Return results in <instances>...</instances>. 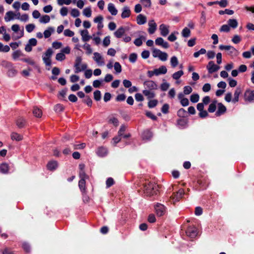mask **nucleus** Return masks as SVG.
<instances>
[{"label": "nucleus", "mask_w": 254, "mask_h": 254, "mask_svg": "<svg viewBox=\"0 0 254 254\" xmlns=\"http://www.w3.org/2000/svg\"><path fill=\"white\" fill-rule=\"evenodd\" d=\"M209 73L211 74L214 72L218 71L220 66L215 64L213 61H210L206 66Z\"/></svg>", "instance_id": "obj_7"}, {"label": "nucleus", "mask_w": 254, "mask_h": 254, "mask_svg": "<svg viewBox=\"0 0 254 254\" xmlns=\"http://www.w3.org/2000/svg\"><path fill=\"white\" fill-rule=\"evenodd\" d=\"M116 73L119 74L122 72V66L119 62H115L114 65Z\"/></svg>", "instance_id": "obj_41"}, {"label": "nucleus", "mask_w": 254, "mask_h": 254, "mask_svg": "<svg viewBox=\"0 0 254 254\" xmlns=\"http://www.w3.org/2000/svg\"><path fill=\"white\" fill-rule=\"evenodd\" d=\"M152 137V132L148 130H145L143 132L142 137L143 140L147 141L149 140Z\"/></svg>", "instance_id": "obj_28"}, {"label": "nucleus", "mask_w": 254, "mask_h": 254, "mask_svg": "<svg viewBox=\"0 0 254 254\" xmlns=\"http://www.w3.org/2000/svg\"><path fill=\"white\" fill-rule=\"evenodd\" d=\"M101 98V92L99 90H96L94 92V98L96 101H100Z\"/></svg>", "instance_id": "obj_56"}, {"label": "nucleus", "mask_w": 254, "mask_h": 254, "mask_svg": "<svg viewBox=\"0 0 254 254\" xmlns=\"http://www.w3.org/2000/svg\"><path fill=\"white\" fill-rule=\"evenodd\" d=\"M109 122L111 124H112L115 127H117L119 125V121L117 118L115 117L111 118L109 120Z\"/></svg>", "instance_id": "obj_63"}, {"label": "nucleus", "mask_w": 254, "mask_h": 254, "mask_svg": "<svg viewBox=\"0 0 254 254\" xmlns=\"http://www.w3.org/2000/svg\"><path fill=\"white\" fill-rule=\"evenodd\" d=\"M242 93L241 88L237 87L234 92V98L233 99L232 102L234 103H237L239 100V96Z\"/></svg>", "instance_id": "obj_27"}, {"label": "nucleus", "mask_w": 254, "mask_h": 254, "mask_svg": "<svg viewBox=\"0 0 254 254\" xmlns=\"http://www.w3.org/2000/svg\"><path fill=\"white\" fill-rule=\"evenodd\" d=\"M15 14L12 11H9L5 14L4 20L6 22L10 21L14 18Z\"/></svg>", "instance_id": "obj_34"}, {"label": "nucleus", "mask_w": 254, "mask_h": 254, "mask_svg": "<svg viewBox=\"0 0 254 254\" xmlns=\"http://www.w3.org/2000/svg\"><path fill=\"white\" fill-rule=\"evenodd\" d=\"M217 107L218 108L217 111L215 113V115L217 117L220 116L226 111V107L221 103L218 102Z\"/></svg>", "instance_id": "obj_14"}, {"label": "nucleus", "mask_w": 254, "mask_h": 254, "mask_svg": "<svg viewBox=\"0 0 254 254\" xmlns=\"http://www.w3.org/2000/svg\"><path fill=\"white\" fill-rule=\"evenodd\" d=\"M75 73H78L86 69L87 65L86 64H82V58L80 57L76 58L74 64Z\"/></svg>", "instance_id": "obj_1"}, {"label": "nucleus", "mask_w": 254, "mask_h": 254, "mask_svg": "<svg viewBox=\"0 0 254 254\" xmlns=\"http://www.w3.org/2000/svg\"><path fill=\"white\" fill-rule=\"evenodd\" d=\"M10 138L13 141H20L23 140V136L15 131H13L10 134Z\"/></svg>", "instance_id": "obj_17"}, {"label": "nucleus", "mask_w": 254, "mask_h": 254, "mask_svg": "<svg viewBox=\"0 0 254 254\" xmlns=\"http://www.w3.org/2000/svg\"><path fill=\"white\" fill-rule=\"evenodd\" d=\"M22 56L23 54L20 50H16L14 51L12 54V58L15 60L18 59L20 57Z\"/></svg>", "instance_id": "obj_46"}, {"label": "nucleus", "mask_w": 254, "mask_h": 254, "mask_svg": "<svg viewBox=\"0 0 254 254\" xmlns=\"http://www.w3.org/2000/svg\"><path fill=\"white\" fill-rule=\"evenodd\" d=\"M58 163L56 161H51L48 162L47 167L50 171L55 170L58 167Z\"/></svg>", "instance_id": "obj_29"}, {"label": "nucleus", "mask_w": 254, "mask_h": 254, "mask_svg": "<svg viewBox=\"0 0 254 254\" xmlns=\"http://www.w3.org/2000/svg\"><path fill=\"white\" fill-rule=\"evenodd\" d=\"M199 100V96L197 93H194L190 95V100L192 103H196Z\"/></svg>", "instance_id": "obj_39"}, {"label": "nucleus", "mask_w": 254, "mask_h": 254, "mask_svg": "<svg viewBox=\"0 0 254 254\" xmlns=\"http://www.w3.org/2000/svg\"><path fill=\"white\" fill-rule=\"evenodd\" d=\"M147 90H155L158 88L157 84L152 80L145 81L143 83Z\"/></svg>", "instance_id": "obj_6"}, {"label": "nucleus", "mask_w": 254, "mask_h": 254, "mask_svg": "<svg viewBox=\"0 0 254 254\" xmlns=\"http://www.w3.org/2000/svg\"><path fill=\"white\" fill-rule=\"evenodd\" d=\"M170 63L173 67H175L178 64L179 62L176 56H173L170 60Z\"/></svg>", "instance_id": "obj_44"}, {"label": "nucleus", "mask_w": 254, "mask_h": 254, "mask_svg": "<svg viewBox=\"0 0 254 254\" xmlns=\"http://www.w3.org/2000/svg\"><path fill=\"white\" fill-rule=\"evenodd\" d=\"M78 187L82 194L85 195L86 194L85 180L81 179L78 182Z\"/></svg>", "instance_id": "obj_18"}, {"label": "nucleus", "mask_w": 254, "mask_h": 254, "mask_svg": "<svg viewBox=\"0 0 254 254\" xmlns=\"http://www.w3.org/2000/svg\"><path fill=\"white\" fill-rule=\"evenodd\" d=\"M146 17L142 14L138 15L136 17V22L138 25H143L146 22Z\"/></svg>", "instance_id": "obj_24"}, {"label": "nucleus", "mask_w": 254, "mask_h": 254, "mask_svg": "<svg viewBox=\"0 0 254 254\" xmlns=\"http://www.w3.org/2000/svg\"><path fill=\"white\" fill-rule=\"evenodd\" d=\"M219 48L221 50H224L228 51V54L232 56L236 57L239 55L238 51L233 46L221 45L219 46Z\"/></svg>", "instance_id": "obj_3"}, {"label": "nucleus", "mask_w": 254, "mask_h": 254, "mask_svg": "<svg viewBox=\"0 0 254 254\" xmlns=\"http://www.w3.org/2000/svg\"><path fill=\"white\" fill-rule=\"evenodd\" d=\"M35 28V26L33 24H29L26 26V30L29 33L33 31Z\"/></svg>", "instance_id": "obj_60"}, {"label": "nucleus", "mask_w": 254, "mask_h": 254, "mask_svg": "<svg viewBox=\"0 0 254 254\" xmlns=\"http://www.w3.org/2000/svg\"><path fill=\"white\" fill-rule=\"evenodd\" d=\"M158 104V101L156 99L150 100L148 103L149 108H152L155 107Z\"/></svg>", "instance_id": "obj_55"}, {"label": "nucleus", "mask_w": 254, "mask_h": 254, "mask_svg": "<svg viewBox=\"0 0 254 254\" xmlns=\"http://www.w3.org/2000/svg\"><path fill=\"white\" fill-rule=\"evenodd\" d=\"M229 85L231 87H234L237 85V82L236 80L230 77L228 79Z\"/></svg>", "instance_id": "obj_57"}, {"label": "nucleus", "mask_w": 254, "mask_h": 254, "mask_svg": "<svg viewBox=\"0 0 254 254\" xmlns=\"http://www.w3.org/2000/svg\"><path fill=\"white\" fill-rule=\"evenodd\" d=\"M145 39H146V38L145 37L141 36L139 38H137L134 40V44L136 46H138V47L140 46L142 44V40H145Z\"/></svg>", "instance_id": "obj_42"}, {"label": "nucleus", "mask_w": 254, "mask_h": 254, "mask_svg": "<svg viewBox=\"0 0 254 254\" xmlns=\"http://www.w3.org/2000/svg\"><path fill=\"white\" fill-rule=\"evenodd\" d=\"M97 155L100 157H104L107 154V149L103 147H100L97 151Z\"/></svg>", "instance_id": "obj_32"}, {"label": "nucleus", "mask_w": 254, "mask_h": 254, "mask_svg": "<svg viewBox=\"0 0 254 254\" xmlns=\"http://www.w3.org/2000/svg\"><path fill=\"white\" fill-rule=\"evenodd\" d=\"M182 36L185 38L190 37V31L188 27L184 28L182 32Z\"/></svg>", "instance_id": "obj_43"}, {"label": "nucleus", "mask_w": 254, "mask_h": 254, "mask_svg": "<svg viewBox=\"0 0 254 254\" xmlns=\"http://www.w3.org/2000/svg\"><path fill=\"white\" fill-rule=\"evenodd\" d=\"M217 103L218 101L216 100H213L209 105L208 111L209 113L214 112L216 110Z\"/></svg>", "instance_id": "obj_26"}, {"label": "nucleus", "mask_w": 254, "mask_h": 254, "mask_svg": "<svg viewBox=\"0 0 254 254\" xmlns=\"http://www.w3.org/2000/svg\"><path fill=\"white\" fill-rule=\"evenodd\" d=\"M244 98L246 102H254V90L248 89L246 90L244 94Z\"/></svg>", "instance_id": "obj_5"}, {"label": "nucleus", "mask_w": 254, "mask_h": 254, "mask_svg": "<svg viewBox=\"0 0 254 254\" xmlns=\"http://www.w3.org/2000/svg\"><path fill=\"white\" fill-rule=\"evenodd\" d=\"M54 110L56 112L60 113L64 111V107L62 105L58 104L55 106Z\"/></svg>", "instance_id": "obj_51"}, {"label": "nucleus", "mask_w": 254, "mask_h": 254, "mask_svg": "<svg viewBox=\"0 0 254 254\" xmlns=\"http://www.w3.org/2000/svg\"><path fill=\"white\" fill-rule=\"evenodd\" d=\"M187 235L190 238H194L197 235V229L195 227H190L187 231Z\"/></svg>", "instance_id": "obj_20"}, {"label": "nucleus", "mask_w": 254, "mask_h": 254, "mask_svg": "<svg viewBox=\"0 0 254 254\" xmlns=\"http://www.w3.org/2000/svg\"><path fill=\"white\" fill-rule=\"evenodd\" d=\"M159 30L161 35L163 37H166L169 33V26L162 24L159 26Z\"/></svg>", "instance_id": "obj_15"}, {"label": "nucleus", "mask_w": 254, "mask_h": 254, "mask_svg": "<svg viewBox=\"0 0 254 254\" xmlns=\"http://www.w3.org/2000/svg\"><path fill=\"white\" fill-rule=\"evenodd\" d=\"M64 35L67 37H72L74 33L70 29H65L64 32Z\"/></svg>", "instance_id": "obj_61"}, {"label": "nucleus", "mask_w": 254, "mask_h": 254, "mask_svg": "<svg viewBox=\"0 0 254 254\" xmlns=\"http://www.w3.org/2000/svg\"><path fill=\"white\" fill-rule=\"evenodd\" d=\"M9 51L10 48L8 45L4 46L0 42V52L6 53Z\"/></svg>", "instance_id": "obj_48"}, {"label": "nucleus", "mask_w": 254, "mask_h": 254, "mask_svg": "<svg viewBox=\"0 0 254 254\" xmlns=\"http://www.w3.org/2000/svg\"><path fill=\"white\" fill-rule=\"evenodd\" d=\"M156 75H159L160 74H164L167 73V69L164 65L161 66L159 68L155 69Z\"/></svg>", "instance_id": "obj_33"}, {"label": "nucleus", "mask_w": 254, "mask_h": 254, "mask_svg": "<svg viewBox=\"0 0 254 254\" xmlns=\"http://www.w3.org/2000/svg\"><path fill=\"white\" fill-rule=\"evenodd\" d=\"M92 11L90 7L85 8L83 10V14L87 17H90L91 16Z\"/></svg>", "instance_id": "obj_40"}, {"label": "nucleus", "mask_w": 254, "mask_h": 254, "mask_svg": "<svg viewBox=\"0 0 254 254\" xmlns=\"http://www.w3.org/2000/svg\"><path fill=\"white\" fill-rule=\"evenodd\" d=\"M148 32L150 34H153L155 33L157 29V24L155 23L153 19L150 20L148 21Z\"/></svg>", "instance_id": "obj_13"}, {"label": "nucleus", "mask_w": 254, "mask_h": 254, "mask_svg": "<svg viewBox=\"0 0 254 254\" xmlns=\"http://www.w3.org/2000/svg\"><path fill=\"white\" fill-rule=\"evenodd\" d=\"M153 91L143 90L142 93L148 99H152L155 96V94Z\"/></svg>", "instance_id": "obj_30"}, {"label": "nucleus", "mask_w": 254, "mask_h": 254, "mask_svg": "<svg viewBox=\"0 0 254 254\" xmlns=\"http://www.w3.org/2000/svg\"><path fill=\"white\" fill-rule=\"evenodd\" d=\"M155 209L156 214L158 216H162L165 212V207L161 204H157L155 207Z\"/></svg>", "instance_id": "obj_11"}, {"label": "nucleus", "mask_w": 254, "mask_h": 254, "mask_svg": "<svg viewBox=\"0 0 254 254\" xmlns=\"http://www.w3.org/2000/svg\"><path fill=\"white\" fill-rule=\"evenodd\" d=\"M152 55L154 58H158L162 61H166L168 58V55L166 53L157 49H153Z\"/></svg>", "instance_id": "obj_4"}, {"label": "nucleus", "mask_w": 254, "mask_h": 254, "mask_svg": "<svg viewBox=\"0 0 254 254\" xmlns=\"http://www.w3.org/2000/svg\"><path fill=\"white\" fill-rule=\"evenodd\" d=\"M55 31L53 27H49L45 30L43 33L44 36L45 38H48L51 36L52 33Z\"/></svg>", "instance_id": "obj_31"}, {"label": "nucleus", "mask_w": 254, "mask_h": 254, "mask_svg": "<svg viewBox=\"0 0 254 254\" xmlns=\"http://www.w3.org/2000/svg\"><path fill=\"white\" fill-rule=\"evenodd\" d=\"M234 13V11L232 10H230L229 9H225L224 10H220L219 11V14L220 15H223L224 14H227L228 15H232Z\"/></svg>", "instance_id": "obj_54"}, {"label": "nucleus", "mask_w": 254, "mask_h": 254, "mask_svg": "<svg viewBox=\"0 0 254 254\" xmlns=\"http://www.w3.org/2000/svg\"><path fill=\"white\" fill-rule=\"evenodd\" d=\"M126 30L125 29L121 26L119 27L115 32L114 35L117 38H121L125 33Z\"/></svg>", "instance_id": "obj_23"}, {"label": "nucleus", "mask_w": 254, "mask_h": 254, "mask_svg": "<svg viewBox=\"0 0 254 254\" xmlns=\"http://www.w3.org/2000/svg\"><path fill=\"white\" fill-rule=\"evenodd\" d=\"M155 44L158 46H162L165 49L169 48V45L168 42L164 41V39L161 37L157 38L155 41Z\"/></svg>", "instance_id": "obj_16"}, {"label": "nucleus", "mask_w": 254, "mask_h": 254, "mask_svg": "<svg viewBox=\"0 0 254 254\" xmlns=\"http://www.w3.org/2000/svg\"><path fill=\"white\" fill-rule=\"evenodd\" d=\"M58 4L60 5H63L65 4L69 5L71 2V0H57Z\"/></svg>", "instance_id": "obj_58"}, {"label": "nucleus", "mask_w": 254, "mask_h": 254, "mask_svg": "<svg viewBox=\"0 0 254 254\" xmlns=\"http://www.w3.org/2000/svg\"><path fill=\"white\" fill-rule=\"evenodd\" d=\"M228 25L233 28H235L238 26V22L235 19H229L228 21Z\"/></svg>", "instance_id": "obj_37"}, {"label": "nucleus", "mask_w": 254, "mask_h": 254, "mask_svg": "<svg viewBox=\"0 0 254 254\" xmlns=\"http://www.w3.org/2000/svg\"><path fill=\"white\" fill-rule=\"evenodd\" d=\"M192 89L190 86H185L184 87V94L185 95H189L191 93Z\"/></svg>", "instance_id": "obj_53"}, {"label": "nucleus", "mask_w": 254, "mask_h": 254, "mask_svg": "<svg viewBox=\"0 0 254 254\" xmlns=\"http://www.w3.org/2000/svg\"><path fill=\"white\" fill-rule=\"evenodd\" d=\"M50 21V17L48 15H45L41 17L39 21L41 23H47Z\"/></svg>", "instance_id": "obj_38"}, {"label": "nucleus", "mask_w": 254, "mask_h": 254, "mask_svg": "<svg viewBox=\"0 0 254 254\" xmlns=\"http://www.w3.org/2000/svg\"><path fill=\"white\" fill-rule=\"evenodd\" d=\"M53 54V51L52 49L49 48L45 53L43 58H51Z\"/></svg>", "instance_id": "obj_49"}, {"label": "nucleus", "mask_w": 254, "mask_h": 254, "mask_svg": "<svg viewBox=\"0 0 254 254\" xmlns=\"http://www.w3.org/2000/svg\"><path fill=\"white\" fill-rule=\"evenodd\" d=\"M177 114L180 117L184 118L186 116L187 112L184 109L181 108L178 110Z\"/></svg>", "instance_id": "obj_59"}, {"label": "nucleus", "mask_w": 254, "mask_h": 254, "mask_svg": "<svg viewBox=\"0 0 254 254\" xmlns=\"http://www.w3.org/2000/svg\"><path fill=\"white\" fill-rule=\"evenodd\" d=\"M79 11L75 8H73L71 11V15L73 17H77L79 15Z\"/></svg>", "instance_id": "obj_64"}, {"label": "nucleus", "mask_w": 254, "mask_h": 254, "mask_svg": "<svg viewBox=\"0 0 254 254\" xmlns=\"http://www.w3.org/2000/svg\"><path fill=\"white\" fill-rule=\"evenodd\" d=\"M131 11L130 8L127 6H125L123 8V11L121 14L122 18H126L130 16Z\"/></svg>", "instance_id": "obj_21"}, {"label": "nucleus", "mask_w": 254, "mask_h": 254, "mask_svg": "<svg viewBox=\"0 0 254 254\" xmlns=\"http://www.w3.org/2000/svg\"><path fill=\"white\" fill-rule=\"evenodd\" d=\"M26 120L22 117H19L15 120V124L18 128H24L26 125Z\"/></svg>", "instance_id": "obj_10"}, {"label": "nucleus", "mask_w": 254, "mask_h": 254, "mask_svg": "<svg viewBox=\"0 0 254 254\" xmlns=\"http://www.w3.org/2000/svg\"><path fill=\"white\" fill-rule=\"evenodd\" d=\"M9 166L5 162H3L0 164V172L2 174H6L9 173Z\"/></svg>", "instance_id": "obj_19"}, {"label": "nucleus", "mask_w": 254, "mask_h": 254, "mask_svg": "<svg viewBox=\"0 0 254 254\" xmlns=\"http://www.w3.org/2000/svg\"><path fill=\"white\" fill-rule=\"evenodd\" d=\"M65 59V55L63 53H59L56 55V59L58 61H63Z\"/></svg>", "instance_id": "obj_50"}, {"label": "nucleus", "mask_w": 254, "mask_h": 254, "mask_svg": "<svg viewBox=\"0 0 254 254\" xmlns=\"http://www.w3.org/2000/svg\"><path fill=\"white\" fill-rule=\"evenodd\" d=\"M80 33L83 41L87 42L90 39L91 36L89 35L88 31L87 30H81Z\"/></svg>", "instance_id": "obj_22"}, {"label": "nucleus", "mask_w": 254, "mask_h": 254, "mask_svg": "<svg viewBox=\"0 0 254 254\" xmlns=\"http://www.w3.org/2000/svg\"><path fill=\"white\" fill-rule=\"evenodd\" d=\"M217 4H218L221 7H225L228 4L227 0H221L220 1H217Z\"/></svg>", "instance_id": "obj_62"}, {"label": "nucleus", "mask_w": 254, "mask_h": 254, "mask_svg": "<svg viewBox=\"0 0 254 254\" xmlns=\"http://www.w3.org/2000/svg\"><path fill=\"white\" fill-rule=\"evenodd\" d=\"M179 34L178 32L174 31L172 32L168 37V40L171 42H174L177 39L176 35Z\"/></svg>", "instance_id": "obj_45"}, {"label": "nucleus", "mask_w": 254, "mask_h": 254, "mask_svg": "<svg viewBox=\"0 0 254 254\" xmlns=\"http://www.w3.org/2000/svg\"><path fill=\"white\" fill-rule=\"evenodd\" d=\"M108 10L112 15H116L118 13V10L115 5L112 3H109L108 4Z\"/></svg>", "instance_id": "obj_25"}, {"label": "nucleus", "mask_w": 254, "mask_h": 254, "mask_svg": "<svg viewBox=\"0 0 254 254\" xmlns=\"http://www.w3.org/2000/svg\"><path fill=\"white\" fill-rule=\"evenodd\" d=\"M34 116L37 118H41L42 116V111L37 107H34L33 110Z\"/></svg>", "instance_id": "obj_35"}, {"label": "nucleus", "mask_w": 254, "mask_h": 254, "mask_svg": "<svg viewBox=\"0 0 254 254\" xmlns=\"http://www.w3.org/2000/svg\"><path fill=\"white\" fill-rule=\"evenodd\" d=\"M140 2L145 7H150L151 5V0H140Z\"/></svg>", "instance_id": "obj_52"}, {"label": "nucleus", "mask_w": 254, "mask_h": 254, "mask_svg": "<svg viewBox=\"0 0 254 254\" xmlns=\"http://www.w3.org/2000/svg\"><path fill=\"white\" fill-rule=\"evenodd\" d=\"M197 110L199 112V117L201 118L207 117L208 116L207 112L204 110V107L201 104H197L196 106Z\"/></svg>", "instance_id": "obj_9"}, {"label": "nucleus", "mask_w": 254, "mask_h": 254, "mask_svg": "<svg viewBox=\"0 0 254 254\" xmlns=\"http://www.w3.org/2000/svg\"><path fill=\"white\" fill-rule=\"evenodd\" d=\"M23 62L28 63V64L34 66L35 68H38V70L40 71V69L38 65H37L35 63V62L30 59H23L22 60Z\"/></svg>", "instance_id": "obj_36"}, {"label": "nucleus", "mask_w": 254, "mask_h": 254, "mask_svg": "<svg viewBox=\"0 0 254 254\" xmlns=\"http://www.w3.org/2000/svg\"><path fill=\"white\" fill-rule=\"evenodd\" d=\"M184 193L183 189H180L176 194H174L170 197V198L173 200V203H175L179 201V200L182 197Z\"/></svg>", "instance_id": "obj_8"}, {"label": "nucleus", "mask_w": 254, "mask_h": 254, "mask_svg": "<svg viewBox=\"0 0 254 254\" xmlns=\"http://www.w3.org/2000/svg\"><path fill=\"white\" fill-rule=\"evenodd\" d=\"M94 60L99 65H103L105 64V62L103 58L100 54L95 52L94 53Z\"/></svg>", "instance_id": "obj_12"}, {"label": "nucleus", "mask_w": 254, "mask_h": 254, "mask_svg": "<svg viewBox=\"0 0 254 254\" xmlns=\"http://www.w3.org/2000/svg\"><path fill=\"white\" fill-rule=\"evenodd\" d=\"M144 192L147 195H153L157 193L158 190V186L153 183H149L147 185L145 186Z\"/></svg>", "instance_id": "obj_2"}, {"label": "nucleus", "mask_w": 254, "mask_h": 254, "mask_svg": "<svg viewBox=\"0 0 254 254\" xmlns=\"http://www.w3.org/2000/svg\"><path fill=\"white\" fill-rule=\"evenodd\" d=\"M183 74H184L183 71L181 70L177 72H175L172 75V77L174 79L177 80V79H179Z\"/></svg>", "instance_id": "obj_47"}]
</instances>
